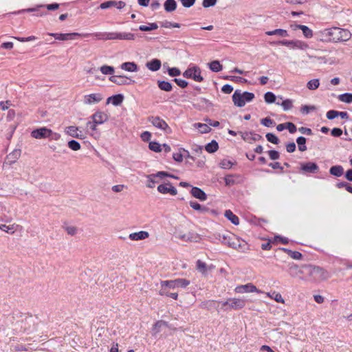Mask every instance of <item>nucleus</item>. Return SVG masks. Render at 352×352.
<instances>
[{
	"label": "nucleus",
	"mask_w": 352,
	"mask_h": 352,
	"mask_svg": "<svg viewBox=\"0 0 352 352\" xmlns=\"http://www.w3.org/2000/svg\"><path fill=\"white\" fill-rule=\"evenodd\" d=\"M329 277L328 273L322 268L311 265H302V280L311 282H320Z\"/></svg>",
	"instance_id": "1"
},
{
	"label": "nucleus",
	"mask_w": 352,
	"mask_h": 352,
	"mask_svg": "<svg viewBox=\"0 0 352 352\" xmlns=\"http://www.w3.org/2000/svg\"><path fill=\"white\" fill-rule=\"evenodd\" d=\"M322 36L326 41L337 43L349 41L351 37V34L346 29L333 27L324 29L322 32Z\"/></svg>",
	"instance_id": "2"
},
{
	"label": "nucleus",
	"mask_w": 352,
	"mask_h": 352,
	"mask_svg": "<svg viewBox=\"0 0 352 352\" xmlns=\"http://www.w3.org/2000/svg\"><path fill=\"white\" fill-rule=\"evenodd\" d=\"M254 98V94L252 92L236 90L232 95V101L236 107H243L246 102H251Z\"/></svg>",
	"instance_id": "3"
},
{
	"label": "nucleus",
	"mask_w": 352,
	"mask_h": 352,
	"mask_svg": "<svg viewBox=\"0 0 352 352\" xmlns=\"http://www.w3.org/2000/svg\"><path fill=\"white\" fill-rule=\"evenodd\" d=\"M190 280L186 278H176L170 280H162L160 282L161 287L166 286L169 289L186 288L190 285Z\"/></svg>",
	"instance_id": "4"
},
{
	"label": "nucleus",
	"mask_w": 352,
	"mask_h": 352,
	"mask_svg": "<svg viewBox=\"0 0 352 352\" xmlns=\"http://www.w3.org/2000/svg\"><path fill=\"white\" fill-rule=\"evenodd\" d=\"M149 122H151L155 127L161 129L166 133H170L171 129L169 127L165 120L162 119L159 116H150L148 118Z\"/></svg>",
	"instance_id": "5"
},
{
	"label": "nucleus",
	"mask_w": 352,
	"mask_h": 352,
	"mask_svg": "<svg viewBox=\"0 0 352 352\" xmlns=\"http://www.w3.org/2000/svg\"><path fill=\"white\" fill-rule=\"evenodd\" d=\"M184 77L186 78H192L196 82H201L204 78L201 75V69L197 66L188 67L184 73Z\"/></svg>",
	"instance_id": "6"
},
{
	"label": "nucleus",
	"mask_w": 352,
	"mask_h": 352,
	"mask_svg": "<svg viewBox=\"0 0 352 352\" xmlns=\"http://www.w3.org/2000/svg\"><path fill=\"white\" fill-rule=\"evenodd\" d=\"M50 36H53L55 39L59 41H67L74 39L75 36H82V37H88L90 36L91 34L90 33H49Z\"/></svg>",
	"instance_id": "7"
},
{
	"label": "nucleus",
	"mask_w": 352,
	"mask_h": 352,
	"mask_svg": "<svg viewBox=\"0 0 352 352\" xmlns=\"http://www.w3.org/2000/svg\"><path fill=\"white\" fill-rule=\"evenodd\" d=\"M278 44L285 45L292 49H299L302 50H307L309 47V45L307 43L300 40H283L278 41Z\"/></svg>",
	"instance_id": "8"
},
{
	"label": "nucleus",
	"mask_w": 352,
	"mask_h": 352,
	"mask_svg": "<svg viewBox=\"0 0 352 352\" xmlns=\"http://www.w3.org/2000/svg\"><path fill=\"white\" fill-rule=\"evenodd\" d=\"M231 242L230 248L235 249L241 252H246L249 250L247 242L241 238L237 237L236 235L235 236H232V241Z\"/></svg>",
	"instance_id": "9"
},
{
	"label": "nucleus",
	"mask_w": 352,
	"mask_h": 352,
	"mask_svg": "<svg viewBox=\"0 0 352 352\" xmlns=\"http://www.w3.org/2000/svg\"><path fill=\"white\" fill-rule=\"evenodd\" d=\"M165 175H166V172L165 171H159L157 173L146 175L148 182L146 186L149 188H153L155 186V184L159 183V180L157 179H162L165 177Z\"/></svg>",
	"instance_id": "10"
},
{
	"label": "nucleus",
	"mask_w": 352,
	"mask_h": 352,
	"mask_svg": "<svg viewBox=\"0 0 352 352\" xmlns=\"http://www.w3.org/2000/svg\"><path fill=\"white\" fill-rule=\"evenodd\" d=\"M52 133V131L47 127H41L33 130L31 132V135L35 139H43L50 137V134Z\"/></svg>",
	"instance_id": "11"
},
{
	"label": "nucleus",
	"mask_w": 352,
	"mask_h": 352,
	"mask_svg": "<svg viewBox=\"0 0 352 352\" xmlns=\"http://www.w3.org/2000/svg\"><path fill=\"white\" fill-rule=\"evenodd\" d=\"M109 80L118 85H132L135 80L125 76L117 75L109 77Z\"/></svg>",
	"instance_id": "12"
},
{
	"label": "nucleus",
	"mask_w": 352,
	"mask_h": 352,
	"mask_svg": "<svg viewBox=\"0 0 352 352\" xmlns=\"http://www.w3.org/2000/svg\"><path fill=\"white\" fill-rule=\"evenodd\" d=\"M157 190L162 194H170L173 196L177 194V189L169 182L160 184Z\"/></svg>",
	"instance_id": "13"
},
{
	"label": "nucleus",
	"mask_w": 352,
	"mask_h": 352,
	"mask_svg": "<svg viewBox=\"0 0 352 352\" xmlns=\"http://www.w3.org/2000/svg\"><path fill=\"white\" fill-rule=\"evenodd\" d=\"M98 40H118L119 32H95L91 33Z\"/></svg>",
	"instance_id": "14"
},
{
	"label": "nucleus",
	"mask_w": 352,
	"mask_h": 352,
	"mask_svg": "<svg viewBox=\"0 0 352 352\" xmlns=\"http://www.w3.org/2000/svg\"><path fill=\"white\" fill-rule=\"evenodd\" d=\"M235 292L239 294L249 293V292H256L262 293V292L256 288L255 285L252 283H248L246 285H239L236 287Z\"/></svg>",
	"instance_id": "15"
},
{
	"label": "nucleus",
	"mask_w": 352,
	"mask_h": 352,
	"mask_svg": "<svg viewBox=\"0 0 352 352\" xmlns=\"http://www.w3.org/2000/svg\"><path fill=\"white\" fill-rule=\"evenodd\" d=\"M185 242H198L200 240L199 235L195 232H188L186 234H179L177 236Z\"/></svg>",
	"instance_id": "16"
},
{
	"label": "nucleus",
	"mask_w": 352,
	"mask_h": 352,
	"mask_svg": "<svg viewBox=\"0 0 352 352\" xmlns=\"http://www.w3.org/2000/svg\"><path fill=\"white\" fill-rule=\"evenodd\" d=\"M65 133L69 136L80 140L85 139V136L82 134L79 128L75 126H69L65 128Z\"/></svg>",
	"instance_id": "17"
},
{
	"label": "nucleus",
	"mask_w": 352,
	"mask_h": 352,
	"mask_svg": "<svg viewBox=\"0 0 352 352\" xmlns=\"http://www.w3.org/2000/svg\"><path fill=\"white\" fill-rule=\"evenodd\" d=\"M239 133L241 135L242 139L244 141L251 142L258 141L262 139V136L259 134L255 133L254 132H242L240 131Z\"/></svg>",
	"instance_id": "18"
},
{
	"label": "nucleus",
	"mask_w": 352,
	"mask_h": 352,
	"mask_svg": "<svg viewBox=\"0 0 352 352\" xmlns=\"http://www.w3.org/2000/svg\"><path fill=\"white\" fill-rule=\"evenodd\" d=\"M102 99L100 94H91L84 96L83 102L85 104H92L100 102Z\"/></svg>",
	"instance_id": "19"
},
{
	"label": "nucleus",
	"mask_w": 352,
	"mask_h": 352,
	"mask_svg": "<svg viewBox=\"0 0 352 352\" xmlns=\"http://www.w3.org/2000/svg\"><path fill=\"white\" fill-rule=\"evenodd\" d=\"M126 3L122 1H108L102 3L100 5V8L101 9H107L111 7H116L118 9L120 10L125 7Z\"/></svg>",
	"instance_id": "20"
},
{
	"label": "nucleus",
	"mask_w": 352,
	"mask_h": 352,
	"mask_svg": "<svg viewBox=\"0 0 352 352\" xmlns=\"http://www.w3.org/2000/svg\"><path fill=\"white\" fill-rule=\"evenodd\" d=\"M300 169L305 173H316L319 171V166L314 162H309L302 164Z\"/></svg>",
	"instance_id": "21"
},
{
	"label": "nucleus",
	"mask_w": 352,
	"mask_h": 352,
	"mask_svg": "<svg viewBox=\"0 0 352 352\" xmlns=\"http://www.w3.org/2000/svg\"><path fill=\"white\" fill-rule=\"evenodd\" d=\"M246 300L243 298H230V309H239L245 306Z\"/></svg>",
	"instance_id": "22"
},
{
	"label": "nucleus",
	"mask_w": 352,
	"mask_h": 352,
	"mask_svg": "<svg viewBox=\"0 0 352 352\" xmlns=\"http://www.w3.org/2000/svg\"><path fill=\"white\" fill-rule=\"evenodd\" d=\"M91 118L94 121V123L101 124L107 121L108 116L104 112L97 111L91 116Z\"/></svg>",
	"instance_id": "23"
},
{
	"label": "nucleus",
	"mask_w": 352,
	"mask_h": 352,
	"mask_svg": "<svg viewBox=\"0 0 352 352\" xmlns=\"http://www.w3.org/2000/svg\"><path fill=\"white\" fill-rule=\"evenodd\" d=\"M302 265L299 267L296 264H292L289 265L288 272L292 277H298L300 278L302 276Z\"/></svg>",
	"instance_id": "24"
},
{
	"label": "nucleus",
	"mask_w": 352,
	"mask_h": 352,
	"mask_svg": "<svg viewBox=\"0 0 352 352\" xmlns=\"http://www.w3.org/2000/svg\"><path fill=\"white\" fill-rule=\"evenodd\" d=\"M190 193L194 197L201 201H205L207 199V195L205 192L198 187H192Z\"/></svg>",
	"instance_id": "25"
},
{
	"label": "nucleus",
	"mask_w": 352,
	"mask_h": 352,
	"mask_svg": "<svg viewBox=\"0 0 352 352\" xmlns=\"http://www.w3.org/2000/svg\"><path fill=\"white\" fill-rule=\"evenodd\" d=\"M148 236L149 234L148 232L140 231L130 234L129 238L132 241H139L147 239Z\"/></svg>",
	"instance_id": "26"
},
{
	"label": "nucleus",
	"mask_w": 352,
	"mask_h": 352,
	"mask_svg": "<svg viewBox=\"0 0 352 352\" xmlns=\"http://www.w3.org/2000/svg\"><path fill=\"white\" fill-rule=\"evenodd\" d=\"M162 65V63L159 59L154 58L149 62H147L146 64V67L152 71L157 72L158 71Z\"/></svg>",
	"instance_id": "27"
},
{
	"label": "nucleus",
	"mask_w": 352,
	"mask_h": 352,
	"mask_svg": "<svg viewBox=\"0 0 352 352\" xmlns=\"http://www.w3.org/2000/svg\"><path fill=\"white\" fill-rule=\"evenodd\" d=\"M21 154V149H14L12 152L9 153L7 155V160L10 164H12L16 162V160L20 157Z\"/></svg>",
	"instance_id": "28"
},
{
	"label": "nucleus",
	"mask_w": 352,
	"mask_h": 352,
	"mask_svg": "<svg viewBox=\"0 0 352 352\" xmlns=\"http://www.w3.org/2000/svg\"><path fill=\"white\" fill-rule=\"evenodd\" d=\"M122 69L127 72H137L138 69V65L134 62H125L120 66Z\"/></svg>",
	"instance_id": "29"
},
{
	"label": "nucleus",
	"mask_w": 352,
	"mask_h": 352,
	"mask_svg": "<svg viewBox=\"0 0 352 352\" xmlns=\"http://www.w3.org/2000/svg\"><path fill=\"white\" fill-rule=\"evenodd\" d=\"M157 83L160 89L162 91L169 92L173 89V85L170 82L158 80Z\"/></svg>",
	"instance_id": "30"
},
{
	"label": "nucleus",
	"mask_w": 352,
	"mask_h": 352,
	"mask_svg": "<svg viewBox=\"0 0 352 352\" xmlns=\"http://www.w3.org/2000/svg\"><path fill=\"white\" fill-rule=\"evenodd\" d=\"M224 215L234 225L237 226L239 224V217L236 214H234L230 210H226L225 211Z\"/></svg>",
	"instance_id": "31"
},
{
	"label": "nucleus",
	"mask_w": 352,
	"mask_h": 352,
	"mask_svg": "<svg viewBox=\"0 0 352 352\" xmlns=\"http://www.w3.org/2000/svg\"><path fill=\"white\" fill-rule=\"evenodd\" d=\"M124 100V96L122 94H117L109 97L107 99V102H111L115 106L120 105Z\"/></svg>",
	"instance_id": "32"
},
{
	"label": "nucleus",
	"mask_w": 352,
	"mask_h": 352,
	"mask_svg": "<svg viewBox=\"0 0 352 352\" xmlns=\"http://www.w3.org/2000/svg\"><path fill=\"white\" fill-rule=\"evenodd\" d=\"M197 270L204 275H206L208 270H210L212 267H208L206 263L201 260H198L196 263Z\"/></svg>",
	"instance_id": "33"
},
{
	"label": "nucleus",
	"mask_w": 352,
	"mask_h": 352,
	"mask_svg": "<svg viewBox=\"0 0 352 352\" xmlns=\"http://www.w3.org/2000/svg\"><path fill=\"white\" fill-rule=\"evenodd\" d=\"M164 10L167 12H172L177 8V3L175 0H166L164 4Z\"/></svg>",
	"instance_id": "34"
},
{
	"label": "nucleus",
	"mask_w": 352,
	"mask_h": 352,
	"mask_svg": "<svg viewBox=\"0 0 352 352\" xmlns=\"http://www.w3.org/2000/svg\"><path fill=\"white\" fill-rule=\"evenodd\" d=\"M329 173L332 175L340 177L344 173V168L340 165L333 166L330 168Z\"/></svg>",
	"instance_id": "35"
},
{
	"label": "nucleus",
	"mask_w": 352,
	"mask_h": 352,
	"mask_svg": "<svg viewBox=\"0 0 352 352\" xmlns=\"http://www.w3.org/2000/svg\"><path fill=\"white\" fill-rule=\"evenodd\" d=\"M167 288L168 287L164 285V287H161V289L159 292V294L160 296H165L172 298L175 300H177V297H178V294L177 292H174V293L169 292L167 291Z\"/></svg>",
	"instance_id": "36"
},
{
	"label": "nucleus",
	"mask_w": 352,
	"mask_h": 352,
	"mask_svg": "<svg viewBox=\"0 0 352 352\" xmlns=\"http://www.w3.org/2000/svg\"><path fill=\"white\" fill-rule=\"evenodd\" d=\"M281 250L286 252L290 257H292L294 259L299 260L301 259L302 257V254L298 251H292L289 249L283 248Z\"/></svg>",
	"instance_id": "37"
},
{
	"label": "nucleus",
	"mask_w": 352,
	"mask_h": 352,
	"mask_svg": "<svg viewBox=\"0 0 352 352\" xmlns=\"http://www.w3.org/2000/svg\"><path fill=\"white\" fill-rule=\"evenodd\" d=\"M189 204L194 210H198L202 214L206 213L209 210L207 207L200 205L197 201H190Z\"/></svg>",
	"instance_id": "38"
},
{
	"label": "nucleus",
	"mask_w": 352,
	"mask_h": 352,
	"mask_svg": "<svg viewBox=\"0 0 352 352\" xmlns=\"http://www.w3.org/2000/svg\"><path fill=\"white\" fill-rule=\"evenodd\" d=\"M219 148V145L217 141L212 140L210 143L207 144L205 149L209 153H212L217 151Z\"/></svg>",
	"instance_id": "39"
},
{
	"label": "nucleus",
	"mask_w": 352,
	"mask_h": 352,
	"mask_svg": "<svg viewBox=\"0 0 352 352\" xmlns=\"http://www.w3.org/2000/svg\"><path fill=\"white\" fill-rule=\"evenodd\" d=\"M296 28L301 30L302 31L303 35L306 38H311L313 36L312 30L306 25H297Z\"/></svg>",
	"instance_id": "40"
},
{
	"label": "nucleus",
	"mask_w": 352,
	"mask_h": 352,
	"mask_svg": "<svg viewBox=\"0 0 352 352\" xmlns=\"http://www.w3.org/2000/svg\"><path fill=\"white\" fill-rule=\"evenodd\" d=\"M194 127L198 129L201 133H207L211 131V128L208 124L195 123Z\"/></svg>",
	"instance_id": "41"
},
{
	"label": "nucleus",
	"mask_w": 352,
	"mask_h": 352,
	"mask_svg": "<svg viewBox=\"0 0 352 352\" xmlns=\"http://www.w3.org/2000/svg\"><path fill=\"white\" fill-rule=\"evenodd\" d=\"M266 34L269 36L278 35L283 37L288 36L287 30L283 29H276L274 30L266 32Z\"/></svg>",
	"instance_id": "42"
},
{
	"label": "nucleus",
	"mask_w": 352,
	"mask_h": 352,
	"mask_svg": "<svg viewBox=\"0 0 352 352\" xmlns=\"http://www.w3.org/2000/svg\"><path fill=\"white\" fill-rule=\"evenodd\" d=\"M209 68L214 72H219L222 70L223 67L218 60H213L208 64Z\"/></svg>",
	"instance_id": "43"
},
{
	"label": "nucleus",
	"mask_w": 352,
	"mask_h": 352,
	"mask_svg": "<svg viewBox=\"0 0 352 352\" xmlns=\"http://www.w3.org/2000/svg\"><path fill=\"white\" fill-rule=\"evenodd\" d=\"M158 28V25L156 23H150L148 25H142L139 26V30L142 32H148L154 30Z\"/></svg>",
	"instance_id": "44"
},
{
	"label": "nucleus",
	"mask_w": 352,
	"mask_h": 352,
	"mask_svg": "<svg viewBox=\"0 0 352 352\" xmlns=\"http://www.w3.org/2000/svg\"><path fill=\"white\" fill-rule=\"evenodd\" d=\"M296 142L298 146V149L300 151H305L307 148L305 145L306 144V138L303 136H300L296 139Z\"/></svg>",
	"instance_id": "45"
},
{
	"label": "nucleus",
	"mask_w": 352,
	"mask_h": 352,
	"mask_svg": "<svg viewBox=\"0 0 352 352\" xmlns=\"http://www.w3.org/2000/svg\"><path fill=\"white\" fill-rule=\"evenodd\" d=\"M135 38V35L130 32H119L118 40L132 41Z\"/></svg>",
	"instance_id": "46"
},
{
	"label": "nucleus",
	"mask_w": 352,
	"mask_h": 352,
	"mask_svg": "<svg viewBox=\"0 0 352 352\" xmlns=\"http://www.w3.org/2000/svg\"><path fill=\"white\" fill-rule=\"evenodd\" d=\"M100 70L104 75H113L115 72L114 67L109 65H102Z\"/></svg>",
	"instance_id": "47"
},
{
	"label": "nucleus",
	"mask_w": 352,
	"mask_h": 352,
	"mask_svg": "<svg viewBox=\"0 0 352 352\" xmlns=\"http://www.w3.org/2000/svg\"><path fill=\"white\" fill-rule=\"evenodd\" d=\"M267 296L273 298L275 301L280 303H285V300L281 294L278 292H274L272 294L267 293Z\"/></svg>",
	"instance_id": "48"
},
{
	"label": "nucleus",
	"mask_w": 352,
	"mask_h": 352,
	"mask_svg": "<svg viewBox=\"0 0 352 352\" xmlns=\"http://www.w3.org/2000/svg\"><path fill=\"white\" fill-rule=\"evenodd\" d=\"M320 85L319 80L317 78L309 80L307 84V87L310 90H315L318 88Z\"/></svg>",
	"instance_id": "49"
},
{
	"label": "nucleus",
	"mask_w": 352,
	"mask_h": 352,
	"mask_svg": "<svg viewBox=\"0 0 352 352\" xmlns=\"http://www.w3.org/2000/svg\"><path fill=\"white\" fill-rule=\"evenodd\" d=\"M339 100L346 103L352 102V94L344 93L339 96Z\"/></svg>",
	"instance_id": "50"
},
{
	"label": "nucleus",
	"mask_w": 352,
	"mask_h": 352,
	"mask_svg": "<svg viewBox=\"0 0 352 352\" xmlns=\"http://www.w3.org/2000/svg\"><path fill=\"white\" fill-rule=\"evenodd\" d=\"M230 232H226L223 234L221 233H216L214 234V237L216 239H218L221 243H223L227 239H229V235Z\"/></svg>",
	"instance_id": "51"
},
{
	"label": "nucleus",
	"mask_w": 352,
	"mask_h": 352,
	"mask_svg": "<svg viewBox=\"0 0 352 352\" xmlns=\"http://www.w3.org/2000/svg\"><path fill=\"white\" fill-rule=\"evenodd\" d=\"M265 101L267 103L271 104L275 102L276 96L271 91H267L264 95Z\"/></svg>",
	"instance_id": "52"
},
{
	"label": "nucleus",
	"mask_w": 352,
	"mask_h": 352,
	"mask_svg": "<svg viewBox=\"0 0 352 352\" xmlns=\"http://www.w3.org/2000/svg\"><path fill=\"white\" fill-rule=\"evenodd\" d=\"M148 147L154 152H160L162 151V145L157 142H151Z\"/></svg>",
	"instance_id": "53"
},
{
	"label": "nucleus",
	"mask_w": 352,
	"mask_h": 352,
	"mask_svg": "<svg viewBox=\"0 0 352 352\" xmlns=\"http://www.w3.org/2000/svg\"><path fill=\"white\" fill-rule=\"evenodd\" d=\"M68 146L73 151H78L80 149V144L78 142L72 140L68 142Z\"/></svg>",
	"instance_id": "54"
},
{
	"label": "nucleus",
	"mask_w": 352,
	"mask_h": 352,
	"mask_svg": "<svg viewBox=\"0 0 352 352\" xmlns=\"http://www.w3.org/2000/svg\"><path fill=\"white\" fill-rule=\"evenodd\" d=\"M280 105L285 111L289 110L293 107L292 100L290 99L284 100Z\"/></svg>",
	"instance_id": "55"
},
{
	"label": "nucleus",
	"mask_w": 352,
	"mask_h": 352,
	"mask_svg": "<svg viewBox=\"0 0 352 352\" xmlns=\"http://www.w3.org/2000/svg\"><path fill=\"white\" fill-rule=\"evenodd\" d=\"M266 139L271 143L278 144L279 143V139L273 133H268L265 135Z\"/></svg>",
	"instance_id": "56"
},
{
	"label": "nucleus",
	"mask_w": 352,
	"mask_h": 352,
	"mask_svg": "<svg viewBox=\"0 0 352 352\" xmlns=\"http://www.w3.org/2000/svg\"><path fill=\"white\" fill-rule=\"evenodd\" d=\"M166 325V322L162 320H159L155 323L153 327V332L154 334H156L160 332V328Z\"/></svg>",
	"instance_id": "57"
},
{
	"label": "nucleus",
	"mask_w": 352,
	"mask_h": 352,
	"mask_svg": "<svg viewBox=\"0 0 352 352\" xmlns=\"http://www.w3.org/2000/svg\"><path fill=\"white\" fill-rule=\"evenodd\" d=\"M261 123L263 126H267V127L272 126L275 124L274 121L270 118H263L261 120Z\"/></svg>",
	"instance_id": "58"
},
{
	"label": "nucleus",
	"mask_w": 352,
	"mask_h": 352,
	"mask_svg": "<svg viewBox=\"0 0 352 352\" xmlns=\"http://www.w3.org/2000/svg\"><path fill=\"white\" fill-rule=\"evenodd\" d=\"M233 165V163L228 160L224 159L220 162V166L221 168L224 169H229Z\"/></svg>",
	"instance_id": "59"
},
{
	"label": "nucleus",
	"mask_w": 352,
	"mask_h": 352,
	"mask_svg": "<svg viewBox=\"0 0 352 352\" xmlns=\"http://www.w3.org/2000/svg\"><path fill=\"white\" fill-rule=\"evenodd\" d=\"M168 74L172 77L179 76L181 74L180 70L177 67L168 68Z\"/></svg>",
	"instance_id": "60"
},
{
	"label": "nucleus",
	"mask_w": 352,
	"mask_h": 352,
	"mask_svg": "<svg viewBox=\"0 0 352 352\" xmlns=\"http://www.w3.org/2000/svg\"><path fill=\"white\" fill-rule=\"evenodd\" d=\"M0 230L2 231H4L7 233H12L13 234L14 232L13 226H6V224H0Z\"/></svg>",
	"instance_id": "61"
},
{
	"label": "nucleus",
	"mask_w": 352,
	"mask_h": 352,
	"mask_svg": "<svg viewBox=\"0 0 352 352\" xmlns=\"http://www.w3.org/2000/svg\"><path fill=\"white\" fill-rule=\"evenodd\" d=\"M65 230L71 236H74L77 233V228L75 226H65Z\"/></svg>",
	"instance_id": "62"
},
{
	"label": "nucleus",
	"mask_w": 352,
	"mask_h": 352,
	"mask_svg": "<svg viewBox=\"0 0 352 352\" xmlns=\"http://www.w3.org/2000/svg\"><path fill=\"white\" fill-rule=\"evenodd\" d=\"M173 81L175 82L176 84L182 88H185L188 86V82L186 81L185 80L180 78H175Z\"/></svg>",
	"instance_id": "63"
},
{
	"label": "nucleus",
	"mask_w": 352,
	"mask_h": 352,
	"mask_svg": "<svg viewBox=\"0 0 352 352\" xmlns=\"http://www.w3.org/2000/svg\"><path fill=\"white\" fill-rule=\"evenodd\" d=\"M268 155L271 160H276L280 157L279 153L275 150H270L268 151Z\"/></svg>",
	"instance_id": "64"
}]
</instances>
